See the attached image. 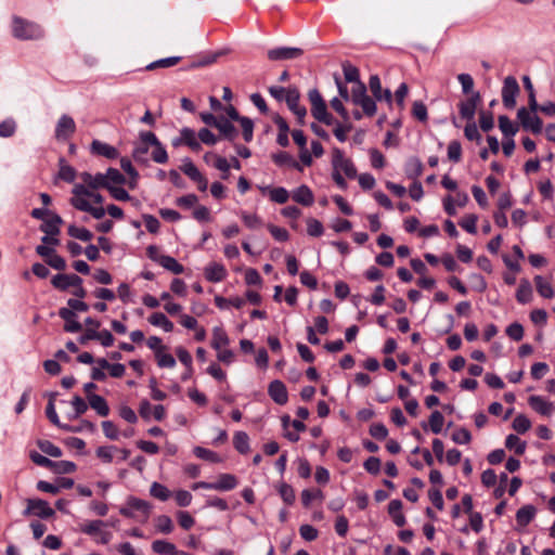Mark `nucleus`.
I'll list each match as a JSON object with an SVG mask.
<instances>
[{"mask_svg":"<svg viewBox=\"0 0 555 555\" xmlns=\"http://www.w3.org/2000/svg\"><path fill=\"white\" fill-rule=\"evenodd\" d=\"M118 451V449L114 446L108 447H99L96 449V456L101 459L104 463L113 462L114 454Z\"/></svg>","mask_w":555,"mask_h":555,"instance_id":"nucleus-56","label":"nucleus"},{"mask_svg":"<svg viewBox=\"0 0 555 555\" xmlns=\"http://www.w3.org/2000/svg\"><path fill=\"white\" fill-rule=\"evenodd\" d=\"M76 131V124L75 120L64 114L60 117L57 120L56 127H55V138L59 141H66L68 140Z\"/></svg>","mask_w":555,"mask_h":555,"instance_id":"nucleus-6","label":"nucleus"},{"mask_svg":"<svg viewBox=\"0 0 555 555\" xmlns=\"http://www.w3.org/2000/svg\"><path fill=\"white\" fill-rule=\"evenodd\" d=\"M452 440L457 444H467L472 440V435L466 428H459L452 434Z\"/></svg>","mask_w":555,"mask_h":555,"instance_id":"nucleus-64","label":"nucleus"},{"mask_svg":"<svg viewBox=\"0 0 555 555\" xmlns=\"http://www.w3.org/2000/svg\"><path fill=\"white\" fill-rule=\"evenodd\" d=\"M302 53L304 51L300 48L280 47L270 49L267 55L271 61H283L298 59L302 55Z\"/></svg>","mask_w":555,"mask_h":555,"instance_id":"nucleus-10","label":"nucleus"},{"mask_svg":"<svg viewBox=\"0 0 555 555\" xmlns=\"http://www.w3.org/2000/svg\"><path fill=\"white\" fill-rule=\"evenodd\" d=\"M505 446L509 450H514L518 455H521L526 451V442L521 441L516 435H508L505 440Z\"/></svg>","mask_w":555,"mask_h":555,"instance_id":"nucleus-40","label":"nucleus"},{"mask_svg":"<svg viewBox=\"0 0 555 555\" xmlns=\"http://www.w3.org/2000/svg\"><path fill=\"white\" fill-rule=\"evenodd\" d=\"M462 157V146L459 141H451L448 145V158L453 163H459Z\"/></svg>","mask_w":555,"mask_h":555,"instance_id":"nucleus-58","label":"nucleus"},{"mask_svg":"<svg viewBox=\"0 0 555 555\" xmlns=\"http://www.w3.org/2000/svg\"><path fill=\"white\" fill-rule=\"evenodd\" d=\"M16 130V122L12 118H8L0 122V137L10 138Z\"/></svg>","mask_w":555,"mask_h":555,"instance_id":"nucleus-63","label":"nucleus"},{"mask_svg":"<svg viewBox=\"0 0 555 555\" xmlns=\"http://www.w3.org/2000/svg\"><path fill=\"white\" fill-rule=\"evenodd\" d=\"M241 218L245 225L249 229H258L262 225L261 219L256 214H248L246 211L241 212Z\"/></svg>","mask_w":555,"mask_h":555,"instance_id":"nucleus-59","label":"nucleus"},{"mask_svg":"<svg viewBox=\"0 0 555 555\" xmlns=\"http://www.w3.org/2000/svg\"><path fill=\"white\" fill-rule=\"evenodd\" d=\"M293 199L304 206H311L314 202V196L311 189L302 184L293 191Z\"/></svg>","mask_w":555,"mask_h":555,"instance_id":"nucleus-20","label":"nucleus"},{"mask_svg":"<svg viewBox=\"0 0 555 555\" xmlns=\"http://www.w3.org/2000/svg\"><path fill=\"white\" fill-rule=\"evenodd\" d=\"M13 34L16 38L22 40H34L41 38L43 36V30L36 23L14 17Z\"/></svg>","mask_w":555,"mask_h":555,"instance_id":"nucleus-1","label":"nucleus"},{"mask_svg":"<svg viewBox=\"0 0 555 555\" xmlns=\"http://www.w3.org/2000/svg\"><path fill=\"white\" fill-rule=\"evenodd\" d=\"M79 178L82 180L81 184L86 185L88 190L105 189V185H107L103 173L91 175L89 172H81Z\"/></svg>","mask_w":555,"mask_h":555,"instance_id":"nucleus-17","label":"nucleus"},{"mask_svg":"<svg viewBox=\"0 0 555 555\" xmlns=\"http://www.w3.org/2000/svg\"><path fill=\"white\" fill-rule=\"evenodd\" d=\"M499 128L502 133L506 137H513L517 132V127L511 121V119L502 115L499 117Z\"/></svg>","mask_w":555,"mask_h":555,"instance_id":"nucleus-46","label":"nucleus"},{"mask_svg":"<svg viewBox=\"0 0 555 555\" xmlns=\"http://www.w3.org/2000/svg\"><path fill=\"white\" fill-rule=\"evenodd\" d=\"M227 275V271L222 264L210 263L205 269V276L210 282H220Z\"/></svg>","mask_w":555,"mask_h":555,"instance_id":"nucleus-23","label":"nucleus"},{"mask_svg":"<svg viewBox=\"0 0 555 555\" xmlns=\"http://www.w3.org/2000/svg\"><path fill=\"white\" fill-rule=\"evenodd\" d=\"M234 448L242 454H246L249 451V438L244 431H237L233 438Z\"/></svg>","mask_w":555,"mask_h":555,"instance_id":"nucleus-38","label":"nucleus"},{"mask_svg":"<svg viewBox=\"0 0 555 555\" xmlns=\"http://www.w3.org/2000/svg\"><path fill=\"white\" fill-rule=\"evenodd\" d=\"M62 223V218L53 212L43 220V223L40 225V231L48 235H57L60 233V227Z\"/></svg>","mask_w":555,"mask_h":555,"instance_id":"nucleus-18","label":"nucleus"},{"mask_svg":"<svg viewBox=\"0 0 555 555\" xmlns=\"http://www.w3.org/2000/svg\"><path fill=\"white\" fill-rule=\"evenodd\" d=\"M156 529L165 534L170 533L173 530V524L169 516L160 515L155 519Z\"/></svg>","mask_w":555,"mask_h":555,"instance_id":"nucleus-48","label":"nucleus"},{"mask_svg":"<svg viewBox=\"0 0 555 555\" xmlns=\"http://www.w3.org/2000/svg\"><path fill=\"white\" fill-rule=\"evenodd\" d=\"M535 288L540 296L544 298H552L554 296L553 286L541 275L534 278Z\"/></svg>","mask_w":555,"mask_h":555,"instance_id":"nucleus-35","label":"nucleus"},{"mask_svg":"<svg viewBox=\"0 0 555 555\" xmlns=\"http://www.w3.org/2000/svg\"><path fill=\"white\" fill-rule=\"evenodd\" d=\"M516 299L520 304H528L532 299V287L529 281L521 280L516 293Z\"/></svg>","mask_w":555,"mask_h":555,"instance_id":"nucleus-32","label":"nucleus"},{"mask_svg":"<svg viewBox=\"0 0 555 555\" xmlns=\"http://www.w3.org/2000/svg\"><path fill=\"white\" fill-rule=\"evenodd\" d=\"M31 513L40 518H49L54 515V511L49 506L48 502L40 499H29L27 501V508L24 511V515Z\"/></svg>","mask_w":555,"mask_h":555,"instance_id":"nucleus-9","label":"nucleus"},{"mask_svg":"<svg viewBox=\"0 0 555 555\" xmlns=\"http://www.w3.org/2000/svg\"><path fill=\"white\" fill-rule=\"evenodd\" d=\"M160 266L175 273V274H181L184 272V268L182 264H180L173 257L165 255V257L160 258Z\"/></svg>","mask_w":555,"mask_h":555,"instance_id":"nucleus-39","label":"nucleus"},{"mask_svg":"<svg viewBox=\"0 0 555 555\" xmlns=\"http://www.w3.org/2000/svg\"><path fill=\"white\" fill-rule=\"evenodd\" d=\"M38 447L43 453H46L50 456H53V457L62 456V450L57 446L53 444L52 442H50L48 440L38 441Z\"/></svg>","mask_w":555,"mask_h":555,"instance_id":"nucleus-52","label":"nucleus"},{"mask_svg":"<svg viewBox=\"0 0 555 555\" xmlns=\"http://www.w3.org/2000/svg\"><path fill=\"white\" fill-rule=\"evenodd\" d=\"M68 234L77 240L88 242L92 238V233L86 228H78L76 225L68 227Z\"/></svg>","mask_w":555,"mask_h":555,"instance_id":"nucleus-50","label":"nucleus"},{"mask_svg":"<svg viewBox=\"0 0 555 555\" xmlns=\"http://www.w3.org/2000/svg\"><path fill=\"white\" fill-rule=\"evenodd\" d=\"M180 60H181L180 56L165 57V59H160V60L150 63L149 65H146L145 68H146V70H154L156 68L171 67V66H175L176 64H178L180 62Z\"/></svg>","mask_w":555,"mask_h":555,"instance_id":"nucleus-42","label":"nucleus"},{"mask_svg":"<svg viewBox=\"0 0 555 555\" xmlns=\"http://www.w3.org/2000/svg\"><path fill=\"white\" fill-rule=\"evenodd\" d=\"M182 140H184V144L188 145L191 150L197 152L202 149L199 139L196 138V133L191 128L184 127L181 129Z\"/></svg>","mask_w":555,"mask_h":555,"instance_id":"nucleus-33","label":"nucleus"},{"mask_svg":"<svg viewBox=\"0 0 555 555\" xmlns=\"http://www.w3.org/2000/svg\"><path fill=\"white\" fill-rule=\"evenodd\" d=\"M353 104L361 106L363 113L369 117L375 115L377 109L375 101L371 99L367 94L361 98L360 100H357Z\"/></svg>","mask_w":555,"mask_h":555,"instance_id":"nucleus-41","label":"nucleus"},{"mask_svg":"<svg viewBox=\"0 0 555 555\" xmlns=\"http://www.w3.org/2000/svg\"><path fill=\"white\" fill-rule=\"evenodd\" d=\"M517 118L519 119L525 130H530L533 133H540L542 131V120L540 117L528 111L526 107H520L517 112Z\"/></svg>","mask_w":555,"mask_h":555,"instance_id":"nucleus-5","label":"nucleus"},{"mask_svg":"<svg viewBox=\"0 0 555 555\" xmlns=\"http://www.w3.org/2000/svg\"><path fill=\"white\" fill-rule=\"evenodd\" d=\"M237 486V479L232 474H221L216 482H212L214 490L229 491Z\"/></svg>","mask_w":555,"mask_h":555,"instance_id":"nucleus-21","label":"nucleus"},{"mask_svg":"<svg viewBox=\"0 0 555 555\" xmlns=\"http://www.w3.org/2000/svg\"><path fill=\"white\" fill-rule=\"evenodd\" d=\"M512 426L518 434H525L530 429L531 422L527 416L519 414L514 418Z\"/></svg>","mask_w":555,"mask_h":555,"instance_id":"nucleus-49","label":"nucleus"},{"mask_svg":"<svg viewBox=\"0 0 555 555\" xmlns=\"http://www.w3.org/2000/svg\"><path fill=\"white\" fill-rule=\"evenodd\" d=\"M149 149H150V146L147 144H143V143L139 142L132 151L133 159L140 164H147L149 163V158H147Z\"/></svg>","mask_w":555,"mask_h":555,"instance_id":"nucleus-44","label":"nucleus"},{"mask_svg":"<svg viewBox=\"0 0 555 555\" xmlns=\"http://www.w3.org/2000/svg\"><path fill=\"white\" fill-rule=\"evenodd\" d=\"M268 392L271 399L280 405L285 404L288 400L286 386L284 385L283 382L279 379H275L270 383L268 387Z\"/></svg>","mask_w":555,"mask_h":555,"instance_id":"nucleus-13","label":"nucleus"},{"mask_svg":"<svg viewBox=\"0 0 555 555\" xmlns=\"http://www.w3.org/2000/svg\"><path fill=\"white\" fill-rule=\"evenodd\" d=\"M46 413H47V416L50 420V422L52 424L56 425L57 427L65 429L67 431H77V429H74L73 427H70L68 425H63L60 423V418H59L57 413L54 408L53 397L50 399V401L47 405Z\"/></svg>","mask_w":555,"mask_h":555,"instance_id":"nucleus-37","label":"nucleus"},{"mask_svg":"<svg viewBox=\"0 0 555 555\" xmlns=\"http://www.w3.org/2000/svg\"><path fill=\"white\" fill-rule=\"evenodd\" d=\"M194 454L205 461L211 462V463H219L221 462V457L214 451L202 448V447H195L194 448Z\"/></svg>","mask_w":555,"mask_h":555,"instance_id":"nucleus-47","label":"nucleus"},{"mask_svg":"<svg viewBox=\"0 0 555 555\" xmlns=\"http://www.w3.org/2000/svg\"><path fill=\"white\" fill-rule=\"evenodd\" d=\"M59 177L66 182H73L76 178V170L74 167L61 160Z\"/></svg>","mask_w":555,"mask_h":555,"instance_id":"nucleus-62","label":"nucleus"},{"mask_svg":"<svg viewBox=\"0 0 555 555\" xmlns=\"http://www.w3.org/2000/svg\"><path fill=\"white\" fill-rule=\"evenodd\" d=\"M216 128L219 130L220 135L229 141H233L238 134L235 127L224 117H220Z\"/></svg>","mask_w":555,"mask_h":555,"instance_id":"nucleus-24","label":"nucleus"},{"mask_svg":"<svg viewBox=\"0 0 555 555\" xmlns=\"http://www.w3.org/2000/svg\"><path fill=\"white\" fill-rule=\"evenodd\" d=\"M88 401L90 406L96 411L100 416H107L109 408L105 399L99 395H89Z\"/></svg>","mask_w":555,"mask_h":555,"instance_id":"nucleus-26","label":"nucleus"},{"mask_svg":"<svg viewBox=\"0 0 555 555\" xmlns=\"http://www.w3.org/2000/svg\"><path fill=\"white\" fill-rule=\"evenodd\" d=\"M369 87L376 101H386L389 105L392 104L391 91L382 88L380 79L377 75L370 77Z\"/></svg>","mask_w":555,"mask_h":555,"instance_id":"nucleus-11","label":"nucleus"},{"mask_svg":"<svg viewBox=\"0 0 555 555\" xmlns=\"http://www.w3.org/2000/svg\"><path fill=\"white\" fill-rule=\"evenodd\" d=\"M528 402L535 412L544 416H551L555 411L554 404L541 396H531Z\"/></svg>","mask_w":555,"mask_h":555,"instance_id":"nucleus-15","label":"nucleus"},{"mask_svg":"<svg viewBox=\"0 0 555 555\" xmlns=\"http://www.w3.org/2000/svg\"><path fill=\"white\" fill-rule=\"evenodd\" d=\"M215 304L220 309H228L230 306L240 309L245 305V300L241 297L224 298L217 296L215 297Z\"/></svg>","mask_w":555,"mask_h":555,"instance_id":"nucleus-36","label":"nucleus"},{"mask_svg":"<svg viewBox=\"0 0 555 555\" xmlns=\"http://www.w3.org/2000/svg\"><path fill=\"white\" fill-rule=\"evenodd\" d=\"M312 116L318 119L321 122H324L325 125H332L333 124V117L327 112V107L325 102L321 103L319 105H314L311 107Z\"/></svg>","mask_w":555,"mask_h":555,"instance_id":"nucleus-34","label":"nucleus"},{"mask_svg":"<svg viewBox=\"0 0 555 555\" xmlns=\"http://www.w3.org/2000/svg\"><path fill=\"white\" fill-rule=\"evenodd\" d=\"M299 91L296 87H289L288 92L285 95V102L288 108L296 115L299 122H304L307 114V109L299 105Z\"/></svg>","mask_w":555,"mask_h":555,"instance_id":"nucleus-7","label":"nucleus"},{"mask_svg":"<svg viewBox=\"0 0 555 555\" xmlns=\"http://www.w3.org/2000/svg\"><path fill=\"white\" fill-rule=\"evenodd\" d=\"M150 493L152 496L160 500L166 501L170 496V491L162 483L153 482L150 488Z\"/></svg>","mask_w":555,"mask_h":555,"instance_id":"nucleus-51","label":"nucleus"},{"mask_svg":"<svg viewBox=\"0 0 555 555\" xmlns=\"http://www.w3.org/2000/svg\"><path fill=\"white\" fill-rule=\"evenodd\" d=\"M520 91L515 77L507 76L502 87V102L506 108H513L516 105V98Z\"/></svg>","mask_w":555,"mask_h":555,"instance_id":"nucleus-4","label":"nucleus"},{"mask_svg":"<svg viewBox=\"0 0 555 555\" xmlns=\"http://www.w3.org/2000/svg\"><path fill=\"white\" fill-rule=\"evenodd\" d=\"M402 502L400 500H392L388 504V514L398 527L405 525V517L401 512Z\"/></svg>","mask_w":555,"mask_h":555,"instance_id":"nucleus-22","label":"nucleus"},{"mask_svg":"<svg viewBox=\"0 0 555 555\" xmlns=\"http://www.w3.org/2000/svg\"><path fill=\"white\" fill-rule=\"evenodd\" d=\"M154 150L152 152V158L157 164H165L168 160V154L160 143V141L152 146Z\"/></svg>","mask_w":555,"mask_h":555,"instance_id":"nucleus-57","label":"nucleus"},{"mask_svg":"<svg viewBox=\"0 0 555 555\" xmlns=\"http://www.w3.org/2000/svg\"><path fill=\"white\" fill-rule=\"evenodd\" d=\"M151 508L152 506L147 501L135 496H129L125 505L119 508V513L125 517L137 518L135 512H139L144 516V520H146L151 513Z\"/></svg>","mask_w":555,"mask_h":555,"instance_id":"nucleus-2","label":"nucleus"},{"mask_svg":"<svg viewBox=\"0 0 555 555\" xmlns=\"http://www.w3.org/2000/svg\"><path fill=\"white\" fill-rule=\"evenodd\" d=\"M229 345V337L225 331L220 327L216 326L212 330V338H211V347L216 350H220L221 348Z\"/></svg>","mask_w":555,"mask_h":555,"instance_id":"nucleus-28","label":"nucleus"},{"mask_svg":"<svg viewBox=\"0 0 555 555\" xmlns=\"http://www.w3.org/2000/svg\"><path fill=\"white\" fill-rule=\"evenodd\" d=\"M149 322L154 326L162 327L167 333L173 331V323L162 312L151 314Z\"/></svg>","mask_w":555,"mask_h":555,"instance_id":"nucleus-27","label":"nucleus"},{"mask_svg":"<svg viewBox=\"0 0 555 555\" xmlns=\"http://www.w3.org/2000/svg\"><path fill=\"white\" fill-rule=\"evenodd\" d=\"M444 417L439 411H434L429 417V426L434 434H440L442 430Z\"/></svg>","mask_w":555,"mask_h":555,"instance_id":"nucleus-55","label":"nucleus"},{"mask_svg":"<svg viewBox=\"0 0 555 555\" xmlns=\"http://www.w3.org/2000/svg\"><path fill=\"white\" fill-rule=\"evenodd\" d=\"M73 197L70 198V204L78 210L87 212L89 210V206L91 205L88 201L89 190L83 184H75L73 188Z\"/></svg>","mask_w":555,"mask_h":555,"instance_id":"nucleus-8","label":"nucleus"},{"mask_svg":"<svg viewBox=\"0 0 555 555\" xmlns=\"http://www.w3.org/2000/svg\"><path fill=\"white\" fill-rule=\"evenodd\" d=\"M59 315L65 321L64 330L69 333L81 331V324L76 320V313L68 308H61Z\"/></svg>","mask_w":555,"mask_h":555,"instance_id":"nucleus-16","label":"nucleus"},{"mask_svg":"<svg viewBox=\"0 0 555 555\" xmlns=\"http://www.w3.org/2000/svg\"><path fill=\"white\" fill-rule=\"evenodd\" d=\"M261 191L263 193L268 192L270 199L278 204H285L289 198V193L284 188L270 189V188L266 186V188H261Z\"/></svg>","mask_w":555,"mask_h":555,"instance_id":"nucleus-29","label":"nucleus"},{"mask_svg":"<svg viewBox=\"0 0 555 555\" xmlns=\"http://www.w3.org/2000/svg\"><path fill=\"white\" fill-rule=\"evenodd\" d=\"M332 165L333 170H338L340 173L344 172L350 179L357 177V169L353 163L349 158H346L343 151L337 147L333 150Z\"/></svg>","mask_w":555,"mask_h":555,"instance_id":"nucleus-3","label":"nucleus"},{"mask_svg":"<svg viewBox=\"0 0 555 555\" xmlns=\"http://www.w3.org/2000/svg\"><path fill=\"white\" fill-rule=\"evenodd\" d=\"M238 122L243 130V137L246 142H250L254 135V122L248 117H242Z\"/></svg>","mask_w":555,"mask_h":555,"instance_id":"nucleus-60","label":"nucleus"},{"mask_svg":"<svg viewBox=\"0 0 555 555\" xmlns=\"http://www.w3.org/2000/svg\"><path fill=\"white\" fill-rule=\"evenodd\" d=\"M480 102V93L479 92H473L470 96L466 100L460 103V114L462 118L467 119L472 121L475 116V112L477 108L478 103Z\"/></svg>","mask_w":555,"mask_h":555,"instance_id":"nucleus-12","label":"nucleus"},{"mask_svg":"<svg viewBox=\"0 0 555 555\" xmlns=\"http://www.w3.org/2000/svg\"><path fill=\"white\" fill-rule=\"evenodd\" d=\"M323 500V493L321 490H309L305 489L301 492V502L305 507H309L312 500Z\"/></svg>","mask_w":555,"mask_h":555,"instance_id":"nucleus-61","label":"nucleus"},{"mask_svg":"<svg viewBox=\"0 0 555 555\" xmlns=\"http://www.w3.org/2000/svg\"><path fill=\"white\" fill-rule=\"evenodd\" d=\"M51 283L55 288L66 291L70 286H79L82 284V280L76 274H56L52 278Z\"/></svg>","mask_w":555,"mask_h":555,"instance_id":"nucleus-14","label":"nucleus"},{"mask_svg":"<svg viewBox=\"0 0 555 555\" xmlns=\"http://www.w3.org/2000/svg\"><path fill=\"white\" fill-rule=\"evenodd\" d=\"M91 152L93 154L104 156L108 159H114L118 156V151L114 146L99 140L92 141Z\"/></svg>","mask_w":555,"mask_h":555,"instance_id":"nucleus-19","label":"nucleus"},{"mask_svg":"<svg viewBox=\"0 0 555 555\" xmlns=\"http://www.w3.org/2000/svg\"><path fill=\"white\" fill-rule=\"evenodd\" d=\"M535 507L533 505H525L520 507L516 513L517 524L520 526H527L535 516Z\"/></svg>","mask_w":555,"mask_h":555,"instance_id":"nucleus-30","label":"nucleus"},{"mask_svg":"<svg viewBox=\"0 0 555 555\" xmlns=\"http://www.w3.org/2000/svg\"><path fill=\"white\" fill-rule=\"evenodd\" d=\"M181 170L193 181H197L203 175L196 168V166L190 160L184 159Z\"/></svg>","mask_w":555,"mask_h":555,"instance_id":"nucleus-54","label":"nucleus"},{"mask_svg":"<svg viewBox=\"0 0 555 555\" xmlns=\"http://www.w3.org/2000/svg\"><path fill=\"white\" fill-rule=\"evenodd\" d=\"M279 493L282 500L287 504L292 505L295 502V491L288 483L282 482L279 486Z\"/></svg>","mask_w":555,"mask_h":555,"instance_id":"nucleus-53","label":"nucleus"},{"mask_svg":"<svg viewBox=\"0 0 555 555\" xmlns=\"http://www.w3.org/2000/svg\"><path fill=\"white\" fill-rule=\"evenodd\" d=\"M152 550L157 554L172 555L176 545L165 540H155L152 543Z\"/></svg>","mask_w":555,"mask_h":555,"instance_id":"nucleus-43","label":"nucleus"},{"mask_svg":"<svg viewBox=\"0 0 555 555\" xmlns=\"http://www.w3.org/2000/svg\"><path fill=\"white\" fill-rule=\"evenodd\" d=\"M423 163L417 157H411L405 163L404 172L408 178L416 179L423 173Z\"/></svg>","mask_w":555,"mask_h":555,"instance_id":"nucleus-25","label":"nucleus"},{"mask_svg":"<svg viewBox=\"0 0 555 555\" xmlns=\"http://www.w3.org/2000/svg\"><path fill=\"white\" fill-rule=\"evenodd\" d=\"M104 175V179L106 180L107 185L105 189L113 188L115 185H121L126 182V178L118 169L108 168Z\"/></svg>","mask_w":555,"mask_h":555,"instance_id":"nucleus-31","label":"nucleus"},{"mask_svg":"<svg viewBox=\"0 0 555 555\" xmlns=\"http://www.w3.org/2000/svg\"><path fill=\"white\" fill-rule=\"evenodd\" d=\"M51 470L55 474H70L76 470V465L70 461H53Z\"/></svg>","mask_w":555,"mask_h":555,"instance_id":"nucleus-45","label":"nucleus"}]
</instances>
